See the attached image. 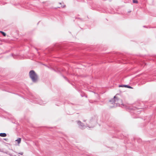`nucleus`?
I'll list each match as a JSON object with an SVG mask.
<instances>
[{
    "label": "nucleus",
    "instance_id": "f257e3e1",
    "mask_svg": "<svg viewBox=\"0 0 156 156\" xmlns=\"http://www.w3.org/2000/svg\"><path fill=\"white\" fill-rule=\"evenodd\" d=\"M118 95H119V94H116L114 96L113 98L110 100V104L112 105H110L111 108L118 106L122 104V100L118 97Z\"/></svg>",
    "mask_w": 156,
    "mask_h": 156
},
{
    "label": "nucleus",
    "instance_id": "f03ea898",
    "mask_svg": "<svg viewBox=\"0 0 156 156\" xmlns=\"http://www.w3.org/2000/svg\"><path fill=\"white\" fill-rule=\"evenodd\" d=\"M30 77L34 82H36L38 80V77L37 74L33 70H31L29 73Z\"/></svg>",
    "mask_w": 156,
    "mask_h": 156
},
{
    "label": "nucleus",
    "instance_id": "7ed1b4c3",
    "mask_svg": "<svg viewBox=\"0 0 156 156\" xmlns=\"http://www.w3.org/2000/svg\"><path fill=\"white\" fill-rule=\"evenodd\" d=\"M77 123L79 125V127L81 129H83L86 127L85 126L83 125V124L80 121H77Z\"/></svg>",
    "mask_w": 156,
    "mask_h": 156
},
{
    "label": "nucleus",
    "instance_id": "20e7f679",
    "mask_svg": "<svg viewBox=\"0 0 156 156\" xmlns=\"http://www.w3.org/2000/svg\"><path fill=\"white\" fill-rule=\"evenodd\" d=\"M119 87H126L128 88H133L131 86L127 85H121V86H120Z\"/></svg>",
    "mask_w": 156,
    "mask_h": 156
},
{
    "label": "nucleus",
    "instance_id": "39448f33",
    "mask_svg": "<svg viewBox=\"0 0 156 156\" xmlns=\"http://www.w3.org/2000/svg\"><path fill=\"white\" fill-rule=\"evenodd\" d=\"M6 136V134L5 133H0V136L2 137H5Z\"/></svg>",
    "mask_w": 156,
    "mask_h": 156
},
{
    "label": "nucleus",
    "instance_id": "423d86ee",
    "mask_svg": "<svg viewBox=\"0 0 156 156\" xmlns=\"http://www.w3.org/2000/svg\"><path fill=\"white\" fill-rule=\"evenodd\" d=\"M21 141V139L20 138H19L17 139L16 140V141H17L18 144L20 143Z\"/></svg>",
    "mask_w": 156,
    "mask_h": 156
},
{
    "label": "nucleus",
    "instance_id": "0eeeda50",
    "mask_svg": "<svg viewBox=\"0 0 156 156\" xmlns=\"http://www.w3.org/2000/svg\"><path fill=\"white\" fill-rule=\"evenodd\" d=\"M38 103L41 105H44V103H43V101L41 100H40L39 101V102H38Z\"/></svg>",
    "mask_w": 156,
    "mask_h": 156
},
{
    "label": "nucleus",
    "instance_id": "6e6552de",
    "mask_svg": "<svg viewBox=\"0 0 156 156\" xmlns=\"http://www.w3.org/2000/svg\"><path fill=\"white\" fill-rule=\"evenodd\" d=\"M0 32H1L4 36H6V34L5 32L2 31H0Z\"/></svg>",
    "mask_w": 156,
    "mask_h": 156
},
{
    "label": "nucleus",
    "instance_id": "1a4fd4ad",
    "mask_svg": "<svg viewBox=\"0 0 156 156\" xmlns=\"http://www.w3.org/2000/svg\"><path fill=\"white\" fill-rule=\"evenodd\" d=\"M133 2L134 3H138V1H137V0H133Z\"/></svg>",
    "mask_w": 156,
    "mask_h": 156
},
{
    "label": "nucleus",
    "instance_id": "9d476101",
    "mask_svg": "<svg viewBox=\"0 0 156 156\" xmlns=\"http://www.w3.org/2000/svg\"><path fill=\"white\" fill-rule=\"evenodd\" d=\"M87 126L88 127L90 128H93L94 127V126H91L90 127V125H89L88 126Z\"/></svg>",
    "mask_w": 156,
    "mask_h": 156
},
{
    "label": "nucleus",
    "instance_id": "9b49d317",
    "mask_svg": "<svg viewBox=\"0 0 156 156\" xmlns=\"http://www.w3.org/2000/svg\"><path fill=\"white\" fill-rule=\"evenodd\" d=\"M19 154L20 155H22L23 154V152H20V153Z\"/></svg>",
    "mask_w": 156,
    "mask_h": 156
},
{
    "label": "nucleus",
    "instance_id": "f8f14e48",
    "mask_svg": "<svg viewBox=\"0 0 156 156\" xmlns=\"http://www.w3.org/2000/svg\"><path fill=\"white\" fill-rule=\"evenodd\" d=\"M65 6V5H63V6H61V7H62V8H64Z\"/></svg>",
    "mask_w": 156,
    "mask_h": 156
},
{
    "label": "nucleus",
    "instance_id": "ddd939ff",
    "mask_svg": "<svg viewBox=\"0 0 156 156\" xmlns=\"http://www.w3.org/2000/svg\"><path fill=\"white\" fill-rule=\"evenodd\" d=\"M59 4L61 5L62 3H59Z\"/></svg>",
    "mask_w": 156,
    "mask_h": 156
}]
</instances>
